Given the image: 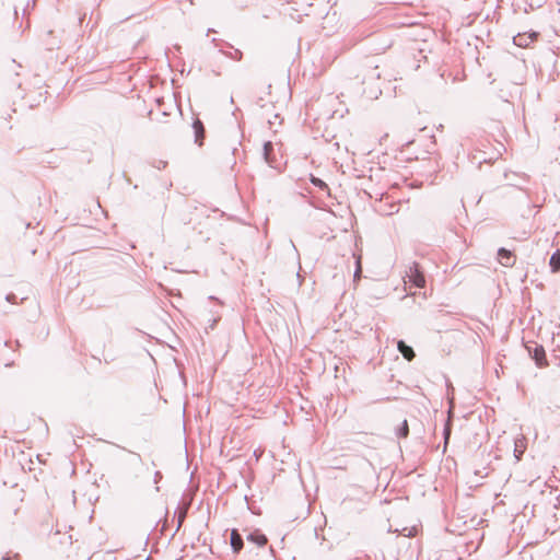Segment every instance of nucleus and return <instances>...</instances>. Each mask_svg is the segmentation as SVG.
Returning <instances> with one entry per match:
<instances>
[{
	"mask_svg": "<svg viewBox=\"0 0 560 560\" xmlns=\"http://www.w3.org/2000/svg\"><path fill=\"white\" fill-rule=\"evenodd\" d=\"M407 277L409 278V282L417 288H423L425 285V278L418 262L411 264Z\"/></svg>",
	"mask_w": 560,
	"mask_h": 560,
	"instance_id": "1",
	"label": "nucleus"
},
{
	"mask_svg": "<svg viewBox=\"0 0 560 560\" xmlns=\"http://www.w3.org/2000/svg\"><path fill=\"white\" fill-rule=\"evenodd\" d=\"M526 348L538 368L548 365L546 352L542 346L534 343L533 346H527Z\"/></svg>",
	"mask_w": 560,
	"mask_h": 560,
	"instance_id": "2",
	"label": "nucleus"
},
{
	"mask_svg": "<svg viewBox=\"0 0 560 560\" xmlns=\"http://www.w3.org/2000/svg\"><path fill=\"white\" fill-rule=\"evenodd\" d=\"M498 259L499 262L504 267H511L515 262V257L513 253L504 247L499 248Z\"/></svg>",
	"mask_w": 560,
	"mask_h": 560,
	"instance_id": "3",
	"label": "nucleus"
},
{
	"mask_svg": "<svg viewBox=\"0 0 560 560\" xmlns=\"http://www.w3.org/2000/svg\"><path fill=\"white\" fill-rule=\"evenodd\" d=\"M246 539L249 542H253L259 547L265 546L268 541L267 536L264 533H261L259 529L249 532L246 536Z\"/></svg>",
	"mask_w": 560,
	"mask_h": 560,
	"instance_id": "4",
	"label": "nucleus"
},
{
	"mask_svg": "<svg viewBox=\"0 0 560 560\" xmlns=\"http://www.w3.org/2000/svg\"><path fill=\"white\" fill-rule=\"evenodd\" d=\"M192 129H194V133H195V142L198 145H202V142L205 139V133H206L205 126H203L202 121L198 118L195 119L192 122Z\"/></svg>",
	"mask_w": 560,
	"mask_h": 560,
	"instance_id": "5",
	"label": "nucleus"
},
{
	"mask_svg": "<svg viewBox=\"0 0 560 560\" xmlns=\"http://www.w3.org/2000/svg\"><path fill=\"white\" fill-rule=\"evenodd\" d=\"M525 450H526V440L522 435L514 441V457L516 458L517 462L521 460Z\"/></svg>",
	"mask_w": 560,
	"mask_h": 560,
	"instance_id": "6",
	"label": "nucleus"
},
{
	"mask_svg": "<svg viewBox=\"0 0 560 560\" xmlns=\"http://www.w3.org/2000/svg\"><path fill=\"white\" fill-rule=\"evenodd\" d=\"M397 348L402 357L408 361H411L416 355L412 347L408 346L404 340H399L397 342Z\"/></svg>",
	"mask_w": 560,
	"mask_h": 560,
	"instance_id": "7",
	"label": "nucleus"
},
{
	"mask_svg": "<svg viewBox=\"0 0 560 560\" xmlns=\"http://www.w3.org/2000/svg\"><path fill=\"white\" fill-rule=\"evenodd\" d=\"M230 539L233 551L240 552V550L243 548V537L237 529H232Z\"/></svg>",
	"mask_w": 560,
	"mask_h": 560,
	"instance_id": "8",
	"label": "nucleus"
},
{
	"mask_svg": "<svg viewBox=\"0 0 560 560\" xmlns=\"http://www.w3.org/2000/svg\"><path fill=\"white\" fill-rule=\"evenodd\" d=\"M264 159L268 165L273 167V159H272V151H273V144L271 141H267L264 143Z\"/></svg>",
	"mask_w": 560,
	"mask_h": 560,
	"instance_id": "9",
	"label": "nucleus"
},
{
	"mask_svg": "<svg viewBox=\"0 0 560 560\" xmlns=\"http://www.w3.org/2000/svg\"><path fill=\"white\" fill-rule=\"evenodd\" d=\"M549 266L552 272H558L560 270V250H556L549 260Z\"/></svg>",
	"mask_w": 560,
	"mask_h": 560,
	"instance_id": "10",
	"label": "nucleus"
},
{
	"mask_svg": "<svg viewBox=\"0 0 560 560\" xmlns=\"http://www.w3.org/2000/svg\"><path fill=\"white\" fill-rule=\"evenodd\" d=\"M220 52L223 54L224 56H226L228 58L233 59L235 61H240L243 58V52L240 49H234L233 52L220 49Z\"/></svg>",
	"mask_w": 560,
	"mask_h": 560,
	"instance_id": "11",
	"label": "nucleus"
},
{
	"mask_svg": "<svg viewBox=\"0 0 560 560\" xmlns=\"http://www.w3.org/2000/svg\"><path fill=\"white\" fill-rule=\"evenodd\" d=\"M409 434V427L407 420H404L397 429V436L400 439L407 438Z\"/></svg>",
	"mask_w": 560,
	"mask_h": 560,
	"instance_id": "12",
	"label": "nucleus"
},
{
	"mask_svg": "<svg viewBox=\"0 0 560 560\" xmlns=\"http://www.w3.org/2000/svg\"><path fill=\"white\" fill-rule=\"evenodd\" d=\"M311 183H312L315 187H317V188H319V189H322V190L329 191L328 185H327L323 179H320V178H318V177L312 176V177H311Z\"/></svg>",
	"mask_w": 560,
	"mask_h": 560,
	"instance_id": "13",
	"label": "nucleus"
},
{
	"mask_svg": "<svg viewBox=\"0 0 560 560\" xmlns=\"http://www.w3.org/2000/svg\"><path fill=\"white\" fill-rule=\"evenodd\" d=\"M35 1H36V0H20V3H21V4H24V3H25V5L23 7V13H24V14H25V13H27V12L30 11V9H31V8H34V5H35Z\"/></svg>",
	"mask_w": 560,
	"mask_h": 560,
	"instance_id": "14",
	"label": "nucleus"
},
{
	"mask_svg": "<svg viewBox=\"0 0 560 560\" xmlns=\"http://www.w3.org/2000/svg\"><path fill=\"white\" fill-rule=\"evenodd\" d=\"M361 272H362L361 262L358 259L357 260V268H355V271H354V279L360 278L361 277Z\"/></svg>",
	"mask_w": 560,
	"mask_h": 560,
	"instance_id": "15",
	"label": "nucleus"
},
{
	"mask_svg": "<svg viewBox=\"0 0 560 560\" xmlns=\"http://www.w3.org/2000/svg\"><path fill=\"white\" fill-rule=\"evenodd\" d=\"M450 435H451V427L450 424H446L445 428H444V439H445V443H447L448 439H450Z\"/></svg>",
	"mask_w": 560,
	"mask_h": 560,
	"instance_id": "16",
	"label": "nucleus"
},
{
	"mask_svg": "<svg viewBox=\"0 0 560 560\" xmlns=\"http://www.w3.org/2000/svg\"><path fill=\"white\" fill-rule=\"evenodd\" d=\"M16 68H21V65H16V62H15L14 60H12V61H11V65H10V70H11L12 72H14V73H15V75H19V73H18V72H15V69H16Z\"/></svg>",
	"mask_w": 560,
	"mask_h": 560,
	"instance_id": "17",
	"label": "nucleus"
},
{
	"mask_svg": "<svg viewBox=\"0 0 560 560\" xmlns=\"http://www.w3.org/2000/svg\"><path fill=\"white\" fill-rule=\"evenodd\" d=\"M416 530V528H412V529H408L407 527L402 529V535L405 536H412V532Z\"/></svg>",
	"mask_w": 560,
	"mask_h": 560,
	"instance_id": "18",
	"label": "nucleus"
},
{
	"mask_svg": "<svg viewBox=\"0 0 560 560\" xmlns=\"http://www.w3.org/2000/svg\"><path fill=\"white\" fill-rule=\"evenodd\" d=\"M186 517V511H183L178 516V527L182 525L184 518Z\"/></svg>",
	"mask_w": 560,
	"mask_h": 560,
	"instance_id": "19",
	"label": "nucleus"
},
{
	"mask_svg": "<svg viewBox=\"0 0 560 560\" xmlns=\"http://www.w3.org/2000/svg\"><path fill=\"white\" fill-rule=\"evenodd\" d=\"M161 479H162V474L160 471H155L154 482L158 483Z\"/></svg>",
	"mask_w": 560,
	"mask_h": 560,
	"instance_id": "20",
	"label": "nucleus"
},
{
	"mask_svg": "<svg viewBox=\"0 0 560 560\" xmlns=\"http://www.w3.org/2000/svg\"><path fill=\"white\" fill-rule=\"evenodd\" d=\"M12 299H15V295H14V294H8V295H7V300H8L9 302H11V301H12Z\"/></svg>",
	"mask_w": 560,
	"mask_h": 560,
	"instance_id": "21",
	"label": "nucleus"
},
{
	"mask_svg": "<svg viewBox=\"0 0 560 560\" xmlns=\"http://www.w3.org/2000/svg\"><path fill=\"white\" fill-rule=\"evenodd\" d=\"M13 84H15L19 89L21 88V82H13Z\"/></svg>",
	"mask_w": 560,
	"mask_h": 560,
	"instance_id": "22",
	"label": "nucleus"
},
{
	"mask_svg": "<svg viewBox=\"0 0 560 560\" xmlns=\"http://www.w3.org/2000/svg\"><path fill=\"white\" fill-rule=\"evenodd\" d=\"M215 323H217V319H213V323L210 325V327L213 328Z\"/></svg>",
	"mask_w": 560,
	"mask_h": 560,
	"instance_id": "23",
	"label": "nucleus"
},
{
	"mask_svg": "<svg viewBox=\"0 0 560 560\" xmlns=\"http://www.w3.org/2000/svg\"><path fill=\"white\" fill-rule=\"evenodd\" d=\"M139 460H141V456L139 454H135Z\"/></svg>",
	"mask_w": 560,
	"mask_h": 560,
	"instance_id": "24",
	"label": "nucleus"
},
{
	"mask_svg": "<svg viewBox=\"0 0 560 560\" xmlns=\"http://www.w3.org/2000/svg\"><path fill=\"white\" fill-rule=\"evenodd\" d=\"M372 77H374V74ZM375 78L378 79L380 78V73H375Z\"/></svg>",
	"mask_w": 560,
	"mask_h": 560,
	"instance_id": "25",
	"label": "nucleus"
}]
</instances>
